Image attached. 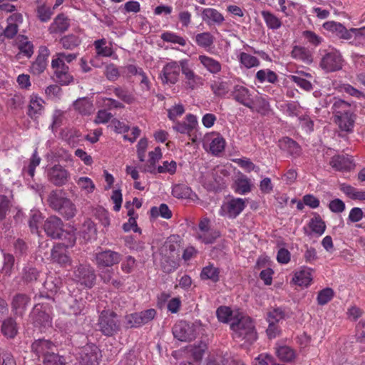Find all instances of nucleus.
Instances as JSON below:
<instances>
[{
    "label": "nucleus",
    "instance_id": "nucleus-36",
    "mask_svg": "<svg viewBox=\"0 0 365 365\" xmlns=\"http://www.w3.org/2000/svg\"><path fill=\"white\" fill-rule=\"evenodd\" d=\"M291 56L293 58L302 61L307 64H310L313 61L310 51L304 46H294L291 52Z\"/></svg>",
    "mask_w": 365,
    "mask_h": 365
},
{
    "label": "nucleus",
    "instance_id": "nucleus-38",
    "mask_svg": "<svg viewBox=\"0 0 365 365\" xmlns=\"http://www.w3.org/2000/svg\"><path fill=\"white\" fill-rule=\"evenodd\" d=\"M1 333L9 339H14L18 333V326L16 320L9 317L3 321L1 324Z\"/></svg>",
    "mask_w": 365,
    "mask_h": 365
},
{
    "label": "nucleus",
    "instance_id": "nucleus-54",
    "mask_svg": "<svg viewBox=\"0 0 365 365\" xmlns=\"http://www.w3.org/2000/svg\"><path fill=\"white\" fill-rule=\"evenodd\" d=\"M220 236L219 231L210 229L202 233H197V239L205 244H212Z\"/></svg>",
    "mask_w": 365,
    "mask_h": 365
},
{
    "label": "nucleus",
    "instance_id": "nucleus-39",
    "mask_svg": "<svg viewBox=\"0 0 365 365\" xmlns=\"http://www.w3.org/2000/svg\"><path fill=\"white\" fill-rule=\"evenodd\" d=\"M261 16L263 18L267 27L271 30H277L281 28L282 21L274 14L269 11L263 10L261 11Z\"/></svg>",
    "mask_w": 365,
    "mask_h": 365
},
{
    "label": "nucleus",
    "instance_id": "nucleus-37",
    "mask_svg": "<svg viewBox=\"0 0 365 365\" xmlns=\"http://www.w3.org/2000/svg\"><path fill=\"white\" fill-rule=\"evenodd\" d=\"M40 276L39 271L34 267L27 264L22 269L21 277L23 282L27 284L36 282Z\"/></svg>",
    "mask_w": 365,
    "mask_h": 365
},
{
    "label": "nucleus",
    "instance_id": "nucleus-6",
    "mask_svg": "<svg viewBox=\"0 0 365 365\" xmlns=\"http://www.w3.org/2000/svg\"><path fill=\"white\" fill-rule=\"evenodd\" d=\"M246 207V202L240 197H232L224 201L219 215L228 219H235Z\"/></svg>",
    "mask_w": 365,
    "mask_h": 365
},
{
    "label": "nucleus",
    "instance_id": "nucleus-59",
    "mask_svg": "<svg viewBox=\"0 0 365 365\" xmlns=\"http://www.w3.org/2000/svg\"><path fill=\"white\" fill-rule=\"evenodd\" d=\"M44 288L51 293H56L61 287V280L58 277L48 276L43 282Z\"/></svg>",
    "mask_w": 365,
    "mask_h": 365
},
{
    "label": "nucleus",
    "instance_id": "nucleus-58",
    "mask_svg": "<svg viewBox=\"0 0 365 365\" xmlns=\"http://www.w3.org/2000/svg\"><path fill=\"white\" fill-rule=\"evenodd\" d=\"M41 158L38 155L37 151L35 150L31 155L29 164L27 167H24L22 170L23 173H27L29 176L33 178L35 175V170L39 165Z\"/></svg>",
    "mask_w": 365,
    "mask_h": 365
},
{
    "label": "nucleus",
    "instance_id": "nucleus-3",
    "mask_svg": "<svg viewBox=\"0 0 365 365\" xmlns=\"http://www.w3.org/2000/svg\"><path fill=\"white\" fill-rule=\"evenodd\" d=\"M63 227V221L55 215L48 217L43 224V230L48 237L58 240L68 239L67 246L73 245L76 237L73 234L66 232Z\"/></svg>",
    "mask_w": 365,
    "mask_h": 365
},
{
    "label": "nucleus",
    "instance_id": "nucleus-4",
    "mask_svg": "<svg viewBox=\"0 0 365 365\" xmlns=\"http://www.w3.org/2000/svg\"><path fill=\"white\" fill-rule=\"evenodd\" d=\"M99 331L106 336H113L120 330L117 314L112 310H103L98 320Z\"/></svg>",
    "mask_w": 365,
    "mask_h": 365
},
{
    "label": "nucleus",
    "instance_id": "nucleus-9",
    "mask_svg": "<svg viewBox=\"0 0 365 365\" xmlns=\"http://www.w3.org/2000/svg\"><path fill=\"white\" fill-rule=\"evenodd\" d=\"M320 67L326 72H334L342 68L343 58L339 51L331 48L322 58Z\"/></svg>",
    "mask_w": 365,
    "mask_h": 365
},
{
    "label": "nucleus",
    "instance_id": "nucleus-31",
    "mask_svg": "<svg viewBox=\"0 0 365 365\" xmlns=\"http://www.w3.org/2000/svg\"><path fill=\"white\" fill-rule=\"evenodd\" d=\"M198 60L203 67L212 75H217L222 71L221 63L210 56L200 55Z\"/></svg>",
    "mask_w": 365,
    "mask_h": 365
},
{
    "label": "nucleus",
    "instance_id": "nucleus-11",
    "mask_svg": "<svg viewBox=\"0 0 365 365\" xmlns=\"http://www.w3.org/2000/svg\"><path fill=\"white\" fill-rule=\"evenodd\" d=\"M175 339L180 341H191L196 337L195 329L192 323L186 321L177 322L172 329Z\"/></svg>",
    "mask_w": 365,
    "mask_h": 365
},
{
    "label": "nucleus",
    "instance_id": "nucleus-2",
    "mask_svg": "<svg viewBox=\"0 0 365 365\" xmlns=\"http://www.w3.org/2000/svg\"><path fill=\"white\" fill-rule=\"evenodd\" d=\"M331 110L334 122L339 128L348 133L352 132L354 125V108L351 103L337 98H333Z\"/></svg>",
    "mask_w": 365,
    "mask_h": 365
},
{
    "label": "nucleus",
    "instance_id": "nucleus-20",
    "mask_svg": "<svg viewBox=\"0 0 365 365\" xmlns=\"http://www.w3.org/2000/svg\"><path fill=\"white\" fill-rule=\"evenodd\" d=\"M49 55L50 51L46 46H40L38 56L35 61H34L30 66L31 73L36 76L42 73L47 66L48 58Z\"/></svg>",
    "mask_w": 365,
    "mask_h": 365
},
{
    "label": "nucleus",
    "instance_id": "nucleus-60",
    "mask_svg": "<svg viewBox=\"0 0 365 365\" xmlns=\"http://www.w3.org/2000/svg\"><path fill=\"white\" fill-rule=\"evenodd\" d=\"M276 353L277 356L284 361H291L295 357L294 351L292 349L287 346H282L277 349Z\"/></svg>",
    "mask_w": 365,
    "mask_h": 365
},
{
    "label": "nucleus",
    "instance_id": "nucleus-57",
    "mask_svg": "<svg viewBox=\"0 0 365 365\" xmlns=\"http://www.w3.org/2000/svg\"><path fill=\"white\" fill-rule=\"evenodd\" d=\"M239 61L242 65L247 68L257 67L259 65V61L254 56L248 54L245 52H242L238 56Z\"/></svg>",
    "mask_w": 365,
    "mask_h": 365
},
{
    "label": "nucleus",
    "instance_id": "nucleus-34",
    "mask_svg": "<svg viewBox=\"0 0 365 365\" xmlns=\"http://www.w3.org/2000/svg\"><path fill=\"white\" fill-rule=\"evenodd\" d=\"M51 257L54 262H57L61 266L69 264L70 257L66 254V250L61 245L54 246L51 250Z\"/></svg>",
    "mask_w": 365,
    "mask_h": 365
},
{
    "label": "nucleus",
    "instance_id": "nucleus-15",
    "mask_svg": "<svg viewBox=\"0 0 365 365\" xmlns=\"http://www.w3.org/2000/svg\"><path fill=\"white\" fill-rule=\"evenodd\" d=\"M230 96L238 103L253 109L255 103L252 93L247 87L242 85H235L231 91Z\"/></svg>",
    "mask_w": 365,
    "mask_h": 365
},
{
    "label": "nucleus",
    "instance_id": "nucleus-53",
    "mask_svg": "<svg viewBox=\"0 0 365 365\" xmlns=\"http://www.w3.org/2000/svg\"><path fill=\"white\" fill-rule=\"evenodd\" d=\"M256 79L259 83L267 81L271 83H274L277 81V75L269 69H262L257 72Z\"/></svg>",
    "mask_w": 365,
    "mask_h": 365
},
{
    "label": "nucleus",
    "instance_id": "nucleus-1",
    "mask_svg": "<svg viewBox=\"0 0 365 365\" xmlns=\"http://www.w3.org/2000/svg\"><path fill=\"white\" fill-rule=\"evenodd\" d=\"M230 329L233 338L244 344H252L257 339V334L253 321L250 317L238 314L232 319Z\"/></svg>",
    "mask_w": 365,
    "mask_h": 365
},
{
    "label": "nucleus",
    "instance_id": "nucleus-17",
    "mask_svg": "<svg viewBox=\"0 0 365 365\" xmlns=\"http://www.w3.org/2000/svg\"><path fill=\"white\" fill-rule=\"evenodd\" d=\"M51 68L53 70L54 81L61 86H67L73 81V76L69 73V67L66 63H58L57 61H51Z\"/></svg>",
    "mask_w": 365,
    "mask_h": 365
},
{
    "label": "nucleus",
    "instance_id": "nucleus-56",
    "mask_svg": "<svg viewBox=\"0 0 365 365\" xmlns=\"http://www.w3.org/2000/svg\"><path fill=\"white\" fill-rule=\"evenodd\" d=\"M236 190L235 191L241 195L246 194L251 190L250 180L245 175L240 176L235 180Z\"/></svg>",
    "mask_w": 365,
    "mask_h": 365
},
{
    "label": "nucleus",
    "instance_id": "nucleus-28",
    "mask_svg": "<svg viewBox=\"0 0 365 365\" xmlns=\"http://www.w3.org/2000/svg\"><path fill=\"white\" fill-rule=\"evenodd\" d=\"M202 19L207 25H221L225 18L223 15L219 12L217 9L213 8H205L203 9L201 14Z\"/></svg>",
    "mask_w": 365,
    "mask_h": 365
},
{
    "label": "nucleus",
    "instance_id": "nucleus-18",
    "mask_svg": "<svg viewBox=\"0 0 365 365\" xmlns=\"http://www.w3.org/2000/svg\"><path fill=\"white\" fill-rule=\"evenodd\" d=\"M31 350L38 358L42 357L43 359L57 352L58 349L51 340L39 339L32 343Z\"/></svg>",
    "mask_w": 365,
    "mask_h": 365
},
{
    "label": "nucleus",
    "instance_id": "nucleus-52",
    "mask_svg": "<svg viewBox=\"0 0 365 365\" xmlns=\"http://www.w3.org/2000/svg\"><path fill=\"white\" fill-rule=\"evenodd\" d=\"M214 36L208 31L197 34L195 36L196 44L202 48H210L214 43Z\"/></svg>",
    "mask_w": 365,
    "mask_h": 365
},
{
    "label": "nucleus",
    "instance_id": "nucleus-16",
    "mask_svg": "<svg viewBox=\"0 0 365 365\" xmlns=\"http://www.w3.org/2000/svg\"><path fill=\"white\" fill-rule=\"evenodd\" d=\"M99 348L94 344H87L81 353V365H98L101 358Z\"/></svg>",
    "mask_w": 365,
    "mask_h": 365
},
{
    "label": "nucleus",
    "instance_id": "nucleus-64",
    "mask_svg": "<svg viewBox=\"0 0 365 365\" xmlns=\"http://www.w3.org/2000/svg\"><path fill=\"white\" fill-rule=\"evenodd\" d=\"M43 365H66V359L63 356H60L57 352L47 356L43 359Z\"/></svg>",
    "mask_w": 365,
    "mask_h": 365
},
{
    "label": "nucleus",
    "instance_id": "nucleus-25",
    "mask_svg": "<svg viewBox=\"0 0 365 365\" xmlns=\"http://www.w3.org/2000/svg\"><path fill=\"white\" fill-rule=\"evenodd\" d=\"M330 165L338 171H349L354 167L353 160L349 155H337L331 158Z\"/></svg>",
    "mask_w": 365,
    "mask_h": 365
},
{
    "label": "nucleus",
    "instance_id": "nucleus-42",
    "mask_svg": "<svg viewBox=\"0 0 365 365\" xmlns=\"http://www.w3.org/2000/svg\"><path fill=\"white\" fill-rule=\"evenodd\" d=\"M96 232L97 230L95 223L91 219H86L81 228V236L86 241H90L96 238Z\"/></svg>",
    "mask_w": 365,
    "mask_h": 365
},
{
    "label": "nucleus",
    "instance_id": "nucleus-30",
    "mask_svg": "<svg viewBox=\"0 0 365 365\" xmlns=\"http://www.w3.org/2000/svg\"><path fill=\"white\" fill-rule=\"evenodd\" d=\"M227 171L225 169H215L212 171L210 178V182L207 184V188L210 190H218L222 188L225 185V180L222 177L227 175Z\"/></svg>",
    "mask_w": 365,
    "mask_h": 365
},
{
    "label": "nucleus",
    "instance_id": "nucleus-13",
    "mask_svg": "<svg viewBox=\"0 0 365 365\" xmlns=\"http://www.w3.org/2000/svg\"><path fill=\"white\" fill-rule=\"evenodd\" d=\"M48 180L57 187L66 185L71 178V174L64 167L56 164L47 170Z\"/></svg>",
    "mask_w": 365,
    "mask_h": 365
},
{
    "label": "nucleus",
    "instance_id": "nucleus-62",
    "mask_svg": "<svg viewBox=\"0 0 365 365\" xmlns=\"http://www.w3.org/2000/svg\"><path fill=\"white\" fill-rule=\"evenodd\" d=\"M334 294V293L333 289L329 287L323 289L322 290L319 291L317 297L318 304H327L332 299Z\"/></svg>",
    "mask_w": 365,
    "mask_h": 365
},
{
    "label": "nucleus",
    "instance_id": "nucleus-46",
    "mask_svg": "<svg viewBox=\"0 0 365 365\" xmlns=\"http://www.w3.org/2000/svg\"><path fill=\"white\" fill-rule=\"evenodd\" d=\"M57 212L68 220L73 218L76 215V205L71 202V200L67 198Z\"/></svg>",
    "mask_w": 365,
    "mask_h": 365
},
{
    "label": "nucleus",
    "instance_id": "nucleus-35",
    "mask_svg": "<svg viewBox=\"0 0 365 365\" xmlns=\"http://www.w3.org/2000/svg\"><path fill=\"white\" fill-rule=\"evenodd\" d=\"M73 108L75 110L82 115H90L94 111V107L92 101L87 98L77 99L73 103Z\"/></svg>",
    "mask_w": 365,
    "mask_h": 365
},
{
    "label": "nucleus",
    "instance_id": "nucleus-41",
    "mask_svg": "<svg viewBox=\"0 0 365 365\" xmlns=\"http://www.w3.org/2000/svg\"><path fill=\"white\" fill-rule=\"evenodd\" d=\"M210 88L215 96L224 97L230 91V83L218 78L211 82Z\"/></svg>",
    "mask_w": 365,
    "mask_h": 365
},
{
    "label": "nucleus",
    "instance_id": "nucleus-5",
    "mask_svg": "<svg viewBox=\"0 0 365 365\" xmlns=\"http://www.w3.org/2000/svg\"><path fill=\"white\" fill-rule=\"evenodd\" d=\"M181 71V60L171 61L166 63L159 73V78L163 85L173 86L179 81Z\"/></svg>",
    "mask_w": 365,
    "mask_h": 365
},
{
    "label": "nucleus",
    "instance_id": "nucleus-26",
    "mask_svg": "<svg viewBox=\"0 0 365 365\" xmlns=\"http://www.w3.org/2000/svg\"><path fill=\"white\" fill-rule=\"evenodd\" d=\"M279 148L294 158L299 157L302 153L301 146L293 139L284 137L278 142Z\"/></svg>",
    "mask_w": 365,
    "mask_h": 365
},
{
    "label": "nucleus",
    "instance_id": "nucleus-43",
    "mask_svg": "<svg viewBox=\"0 0 365 365\" xmlns=\"http://www.w3.org/2000/svg\"><path fill=\"white\" fill-rule=\"evenodd\" d=\"M312 269L309 267H302V269L297 272L294 275V279L295 280L296 284L299 286L307 287L312 280Z\"/></svg>",
    "mask_w": 365,
    "mask_h": 365
},
{
    "label": "nucleus",
    "instance_id": "nucleus-24",
    "mask_svg": "<svg viewBox=\"0 0 365 365\" xmlns=\"http://www.w3.org/2000/svg\"><path fill=\"white\" fill-rule=\"evenodd\" d=\"M308 227L310 231L305 227L303 228L304 234L307 236H310L312 233H314L317 236H321L324 233L327 227L325 222L318 213H314L313 217L309 221Z\"/></svg>",
    "mask_w": 365,
    "mask_h": 365
},
{
    "label": "nucleus",
    "instance_id": "nucleus-22",
    "mask_svg": "<svg viewBox=\"0 0 365 365\" xmlns=\"http://www.w3.org/2000/svg\"><path fill=\"white\" fill-rule=\"evenodd\" d=\"M7 26L3 28V38L12 39L18 33L19 26L23 22V16L20 13L11 14L6 20Z\"/></svg>",
    "mask_w": 365,
    "mask_h": 365
},
{
    "label": "nucleus",
    "instance_id": "nucleus-45",
    "mask_svg": "<svg viewBox=\"0 0 365 365\" xmlns=\"http://www.w3.org/2000/svg\"><path fill=\"white\" fill-rule=\"evenodd\" d=\"M106 44L107 41L104 38L96 40L93 42L96 53L98 56L110 57L113 55V51L112 47Z\"/></svg>",
    "mask_w": 365,
    "mask_h": 365
},
{
    "label": "nucleus",
    "instance_id": "nucleus-21",
    "mask_svg": "<svg viewBox=\"0 0 365 365\" xmlns=\"http://www.w3.org/2000/svg\"><path fill=\"white\" fill-rule=\"evenodd\" d=\"M56 327L66 334H73L81 331V325L78 323L76 317H63L56 322Z\"/></svg>",
    "mask_w": 365,
    "mask_h": 365
},
{
    "label": "nucleus",
    "instance_id": "nucleus-33",
    "mask_svg": "<svg viewBox=\"0 0 365 365\" xmlns=\"http://www.w3.org/2000/svg\"><path fill=\"white\" fill-rule=\"evenodd\" d=\"M66 303L68 307V312L71 314L76 317L78 314H81L85 308L86 302L82 297H76L72 295H69L66 299Z\"/></svg>",
    "mask_w": 365,
    "mask_h": 365
},
{
    "label": "nucleus",
    "instance_id": "nucleus-50",
    "mask_svg": "<svg viewBox=\"0 0 365 365\" xmlns=\"http://www.w3.org/2000/svg\"><path fill=\"white\" fill-rule=\"evenodd\" d=\"M113 92L117 98L127 104H132L135 101V96L126 88L114 87Z\"/></svg>",
    "mask_w": 365,
    "mask_h": 365
},
{
    "label": "nucleus",
    "instance_id": "nucleus-14",
    "mask_svg": "<svg viewBox=\"0 0 365 365\" xmlns=\"http://www.w3.org/2000/svg\"><path fill=\"white\" fill-rule=\"evenodd\" d=\"M181 72L185 76L184 81L187 88L195 90L202 85V78L194 72L188 60H181Z\"/></svg>",
    "mask_w": 365,
    "mask_h": 365
},
{
    "label": "nucleus",
    "instance_id": "nucleus-47",
    "mask_svg": "<svg viewBox=\"0 0 365 365\" xmlns=\"http://www.w3.org/2000/svg\"><path fill=\"white\" fill-rule=\"evenodd\" d=\"M179 267V263L174 255H166L164 254L161 259V268L165 273H171Z\"/></svg>",
    "mask_w": 365,
    "mask_h": 365
},
{
    "label": "nucleus",
    "instance_id": "nucleus-23",
    "mask_svg": "<svg viewBox=\"0 0 365 365\" xmlns=\"http://www.w3.org/2000/svg\"><path fill=\"white\" fill-rule=\"evenodd\" d=\"M31 301L30 297L24 293L16 294L11 300V310L14 314L22 317Z\"/></svg>",
    "mask_w": 365,
    "mask_h": 365
},
{
    "label": "nucleus",
    "instance_id": "nucleus-48",
    "mask_svg": "<svg viewBox=\"0 0 365 365\" xmlns=\"http://www.w3.org/2000/svg\"><path fill=\"white\" fill-rule=\"evenodd\" d=\"M200 277L203 280L210 279L213 282H217L220 279V270L213 264H210L202 269Z\"/></svg>",
    "mask_w": 365,
    "mask_h": 365
},
{
    "label": "nucleus",
    "instance_id": "nucleus-49",
    "mask_svg": "<svg viewBox=\"0 0 365 365\" xmlns=\"http://www.w3.org/2000/svg\"><path fill=\"white\" fill-rule=\"evenodd\" d=\"M192 193L191 188L185 184H176L172 188V195L176 198H190Z\"/></svg>",
    "mask_w": 365,
    "mask_h": 365
},
{
    "label": "nucleus",
    "instance_id": "nucleus-7",
    "mask_svg": "<svg viewBox=\"0 0 365 365\" xmlns=\"http://www.w3.org/2000/svg\"><path fill=\"white\" fill-rule=\"evenodd\" d=\"M155 315L156 311L154 309L127 314L125 317V327L126 329L140 327L153 320Z\"/></svg>",
    "mask_w": 365,
    "mask_h": 365
},
{
    "label": "nucleus",
    "instance_id": "nucleus-29",
    "mask_svg": "<svg viewBox=\"0 0 365 365\" xmlns=\"http://www.w3.org/2000/svg\"><path fill=\"white\" fill-rule=\"evenodd\" d=\"M185 119L187 122H177L173 126V129L182 134L190 135V133L197 125V118L192 114H188L186 115Z\"/></svg>",
    "mask_w": 365,
    "mask_h": 365
},
{
    "label": "nucleus",
    "instance_id": "nucleus-44",
    "mask_svg": "<svg viewBox=\"0 0 365 365\" xmlns=\"http://www.w3.org/2000/svg\"><path fill=\"white\" fill-rule=\"evenodd\" d=\"M66 199L67 197L62 196L61 191L52 190L48 195L47 202L49 207L57 212Z\"/></svg>",
    "mask_w": 365,
    "mask_h": 365
},
{
    "label": "nucleus",
    "instance_id": "nucleus-63",
    "mask_svg": "<svg viewBox=\"0 0 365 365\" xmlns=\"http://www.w3.org/2000/svg\"><path fill=\"white\" fill-rule=\"evenodd\" d=\"M302 36L307 41V43L314 46H318L323 41V38L317 35L312 31L306 30L302 32Z\"/></svg>",
    "mask_w": 365,
    "mask_h": 365
},
{
    "label": "nucleus",
    "instance_id": "nucleus-19",
    "mask_svg": "<svg viewBox=\"0 0 365 365\" xmlns=\"http://www.w3.org/2000/svg\"><path fill=\"white\" fill-rule=\"evenodd\" d=\"M209 145L210 152L214 155H219L225 150L226 142L219 133H210L205 136L204 145Z\"/></svg>",
    "mask_w": 365,
    "mask_h": 365
},
{
    "label": "nucleus",
    "instance_id": "nucleus-10",
    "mask_svg": "<svg viewBox=\"0 0 365 365\" xmlns=\"http://www.w3.org/2000/svg\"><path fill=\"white\" fill-rule=\"evenodd\" d=\"M122 255L115 251L106 250L94 255V261L98 268L111 267L118 264Z\"/></svg>",
    "mask_w": 365,
    "mask_h": 365
},
{
    "label": "nucleus",
    "instance_id": "nucleus-51",
    "mask_svg": "<svg viewBox=\"0 0 365 365\" xmlns=\"http://www.w3.org/2000/svg\"><path fill=\"white\" fill-rule=\"evenodd\" d=\"M150 217L153 218L160 216L163 218L168 220L172 217V212L169 207L165 203H162L158 207L155 206L152 207L150 210Z\"/></svg>",
    "mask_w": 365,
    "mask_h": 365
},
{
    "label": "nucleus",
    "instance_id": "nucleus-55",
    "mask_svg": "<svg viewBox=\"0 0 365 365\" xmlns=\"http://www.w3.org/2000/svg\"><path fill=\"white\" fill-rule=\"evenodd\" d=\"M53 10V8L45 4H41L36 8L37 17L41 22H47L51 19Z\"/></svg>",
    "mask_w": 365,
    "mask_h": 365
},
{
    "label": "nucleus",
    "instance_id": "nucleus-12",
    "mask_svg": "<svg viewBox=\"0 0 365 365\" xmlns=\"http://www.w3.org/2000/svg\"><path fill=\"white\" fill-rule=\"evenodd\" d=\"M47 305L38 304L31 312L33 323L36 327L46 329L51 327L52 321Z\"/></svg>",
    "mask_w": 365,
    "mask_h": 365
},
{
    "label": "nucleus",
    "instance_id": "nucleus-8",
    "mask_svg": "<svg viewBox=\"0 0 365 365\" xmlns=\"http://www.w3.org/2000/svg\"><path fill=\"white\" fill-rule=\"evenodd\" d=\"M95 271L89 264H80L74 267L73 279L87 288H92L96 282Z\"/></svg>",
    "mask_w": 365,
    "mask_h": 365
},
{
    "label": "nucleus",
    "instance_id": "nucleus-40",
    "mask_svg": "<svg viewBox=\"0 0 365 365\" xmlns=\"http://www.w3.org/2000/svg\"><path fill=\"white\" fill-rule=\"evenodd\" d=\"M82 40L78 35L70 34L62 36L59 43L64 49L73 50L81 44Z\"/></svg>",
    "mask_w": 365,
    "mask_h": 365
},
{
    "label": "nucleus",
    "instance_id": "nucleus-61",
    "mask_svg": "<svg viewBox=\"0 0 365 365\" xmlns=\"http://www.w3.org/2000/svg\"><path fill=\"white\" fill-rule=\"evenodd\" d=\"M24 103L25 98L20 93H15L11 96L6 101V106L12 110L22 108Z\"/></svg>",
    "mask_w": 365,
    "mask_h": 365
},
{
    "label": "nucleus",
    "instance_id": "nucleus-32",
    "mask_svg": "<svg viewBox=\"0 0 365 365\" xmlns=\"http://www.w3.org/2000/svg\"><path fill=\"white\" fill-rule=\"evenodd\" d=\"M70 21L64 14H58L49 27L51 34L63 33L68 29Z\"/></svg>",
    "mask_w": 365,
    "mask_h": 365
},
{
    "label": "nucleus",
    "instance_id": "nucleus-27",
    "mask_svg": "<svg viewBox=\"0 0 365 365\" xmlns=\"http://www.w3.org/2000/svg\"><path fill=\"white\" fill-rule=\"evenodd\" d=\"M43 103L44 101L41 98L34 95L31 96L29 101L27 115L32 120H37L43 113Z\"/></svg>",
    "mask_w": 365,
    "mask_h": 365
}]
</instances>
